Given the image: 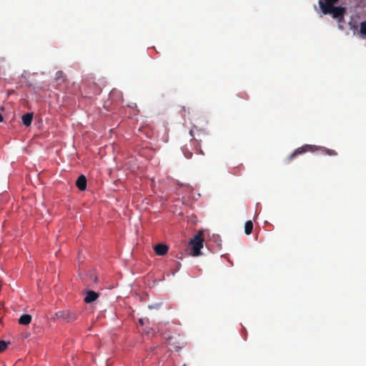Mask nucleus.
I'll return each instance as SVG.
<instances>
[{"label":"nucleus","mask_w":366,"mask_h":366,"mask_svg":"<svg viewBox=\"0 0 366 366\" xmlns=\"http://www.w3.org/2000/svg\"><path fill=\"white\" fill-rule=\"evenodd\" d=\"M320 150L325 154L329 155V156H336L337 155V153L335 150L327 149L324 147H318L315 145H311V144H305L302 147H298L296 149L289 157L287 159V161L290 162L293 159H295L297 156L300 154H302L305 152H314L315 151Z\"/></svg>","instance_id":"1"},{"label":"nucleus","mask_w":366,"mask_h":366,"mask_svg":"<svg viewBox=\"0 0 366 366\" xmlns=\"http://www.w3.org/2000/svg\"><path fill=\"white\" fill-rule=\"evenodd\" d=\"M205 239L206 230L199 231L188 243L191 247L192 252H200L204 242L205 243Z\"/></svg>","instance_id":"2"},{"label":"nucleus","mask_w":366,"mask_h":366,"mask_svg":"<svg viewBox=\"0 0 366 366\" xmlns=\"http://www.w3.org/2000/svg\"><path fill=\"white\" fill-rule=\"evenodd\" d=\"M205 245L206 247L209 250L221 249V237L218 234H210L208 231H206Z\"/></svg>","instance_id":"3"},{"label":"nucleus","mask_w":366,"mask_h":366,"mask_svg":"<svg viewBox=\"0 0 366 366\" xmlns=\"http://www.w3.org/2000/svg\"><path fill=\"white\" fill-rule=\"evenodd\" d=\"M79 315V312L73 310H64L55 313V316L59 320L67 323L75 321Z\"/></svg>","instance_id":"4"},{"label":"nucleus","mask_w":366,"mask_h":366,"mask_svg":"<svg viewBox=\"0 0 366 366\" xmlns=\"http://www.w3.org/2000/svg\"><path fill=\"white\" fill-rule=\"evenodd\" d=\"M346 8L345 7H343V6H332V7H330V8H324L323 9V11H322V13L324 14H330L332 16V17L333 19H337V18H341L342 19H343V16H345V13H346Z\"/></svg>","instance_id":"5"},{"label":"nucleus","mask_w":366,"mask_h":366,"mask_svg":"<svg viewBox=\"0 0 366 366\" xmlns=\"http://www.w3.org/2000/svg\"><path fill=\"white\" fill-rule=\"evenodd\" d=\"M76 186L80 191H84L86 188V178L84 175L81 174L80 175L76 182Z\"/></svg>","instance_id":"6"},{"label":"nucleus","mask_w":366,"mask_h":366,"mask_svg":"<svg viewBox=\"0 0 366 366\" xmlns=\"http://www.w3.org/2000/svg\"><path fill=\"white\" fill-rule=\"evenodd\" d=\"M338 1L339 0H319V5L322 11L324 8L334 6Z\"/></svg>","instance_id":"7"},{"label":"nucleus","mask_w":366,"mask_h":366,"mask_svg":"<svg viewBox=\"0 0 366 366\" xmlns=\"http://www.w3.org/2000/svg\"><path fill=\"white\" fill-rule=\"evenodd\" d=\"M99 297V294L94 291L89 290L87 292L86 297H84V302L86 303H91L95 301Z\"/></svg>","instance_id":"8"},{"label":"nucleus","mask_w":366,"mask_h":366,"mask_svg":"<svg viewBox=\"0 0 366 366\" xmlns=\"http://www.w3.org/2000/svg\"><path fill=\"white\" fill-rule=\"evenodd\" d=\"M33 113H26L24 114L21 117L22 122L26 127H29L31 125Z\"/></svg>","instance_id":"9"},{"label":"nucleus","mask_w":366,"mask_h":366,"mask_svg":"<svg viewBox=\"0 0 366 366\" xmlns=\"http://www.w3.org/2000/svg\"><path fill=\"white\" fill-rule=\"evenodd\" d=\"M31 316L28 314L22 315L19 319V323L22 325H28L31 323Z\"/></svg>","instance_id":"10"},{"label":"nucleus","mask_w":366,"mask_h":366,"mask_svg":"<svg viewBox=\"0 0 366 366\" xmlns=\"http://www.w3.org/2000/svg\"><path fill=\"white\" fill-rule=\"evenodd\" d=\"M55 80L59 84L66 81V76L62 71H58L55 74Z\"/></svg>","instance_id":"11"},{"label":"nucleus","mask_w":366,"mask_h":366,"mask_svg":"<svg viewBox=\"0 0 366 366\" xmlns=\"http://www.w3.org/2000/svg\"><path fill=\"white\" fill-rule=\"evenodd\" d=\"M169 246L164 243H159L154 247V252H168Z\"/></svg>","instance_id":"12"},{"label":"nucleus","mask_w":366,"mask_h":366,"mask_svg":"<svg viewBox=\"0 0 366 366\" xmlns=\"http://www.w3.org/2000/svg\"><path fill=\"white\" fill-rule=\"evenodd\" d=\"M201 142H202V139H196L194 138V142H193V145L196 149V151L200 154H202L204 155V152L202 151V149H201Z\"/></svg>","instance_id":"13"},{"label":"nucleus","mask_w":366,"mask_h":366,"mask_svg":"<svg viewBox=\"0 0 366 366\" xmlns=\"http://www.w3.org/2000/svg\"><path fill=\"white\" fill-rule=\"evenodd\" d=\"M358 33L362 38L366 39V20L360 23Z\"/></svg>","instance_id":"14"},{"label":"nucleus","mask_w":366,"mask_h":366,"mask_svg":"<svg viewBox=\"0 0 366 366\" xmlns=\"http://www.w3.org/2000/svg\"><path fill=\"white\" fill-rule=\"evenodd\" d=\"M253 230V223L251 220H248L245 222L244 225V232L246 234L249 235L252 232Z\"/></svg>","instance_id":"15"},{"label":"nucleus","mask_w":366,"mask_h":366,"mask_svg":"<svg viewBox=\"0 0 366 366\" xmlns=\"http://www.w3.org/2000/svg\"><path fill=\"white\" fill-rule=\"evenodd\" d=\"M182 152L187 159H191L192 157V152L185 145L182 148Z\"/></svg>","instance_id":"16"},{"label":"nucleus","mask_w":366,"mask_h":366,"mask_svg":"<svg viewBox=\"0 0 366 366\" xmlns=\"http://www.w3.org/2000/svg\"><path fill=\"white\" fill-rule=\"evenodd\" d=\"M348 25L350 29L353 31V34L355 35L358 28L357 23L351 20L349 21Z\"/></svg>","instance_id":"17"},{"label":"nucleus","mask_w":366,"mask_h":366,"mask_svg":"<svg viewBox=\"0 0 366 366\" xmlns=\"http://www.w3.org/2000/svg\"><path fill=\"white\" fill-rule=\"evenodd\" d=\"M336 20L337 21V23H338V29L340 30L343 31L345 29L344 26H343V23L345 22V16H343L342 19L341 18H337Z\"/></svg>","instance_id":"18"},{"label":"nucleus","mask_w":366,"mask_h":366,"mask_svg":"<svg viewBox=\"0 0 366 366\" xmlns=\"http://www.w3.org/2000/svg\"><path fill=\"white\" fill-rule=\"evenodd\" d=\"M8 343L4 340H0V352L4 351L7 347Z\"/></svg>","instance_id":"19"},{"label":"nucleus","mask_w":366,"mask_h":366,"mask_svg":"<svg viewBox=\"0 0 366 366\" xmlns=\"http://www.w3.org/2000/svg\"><path fill=\"white\" fill-rule=\"evenodd\" d=\"M188 254H192V256H199V255L202 254V253L195 252V253H188Z\"/></svg>","instance_id":"20"},{"label":"nucleus","mask_w":366,"mask_h":366,"mask_svg":"<svg viewBox=\"0 0 366 366\" xmlns=\"http://www.w3.org/2000/svg\"><path fill=\"white\" fill-rule=\"evenodd\" d=\"M3 121V116L0 114V122Z\"/></svg>","instance_id":"21"},{"label":"nucleus","mask_w":366,"mask_h":366,"mask_svg":"<svg viewBox=\"0 0 366 366\" xmlns=\"http://www.w3.org/2000/svg\"><path fill=\"white\" fill-rule=\"evenodd\" d=\"M157 254H159V255H164V254H165L166 253H162V252H159V253H157Z\"/></svg>","instance_id":"22"},{"label":"nucleus","mask_w":366,"mask_h":366,"mask_svg":"<svg viewBox=\"0 0 366 366\" xmlns=\"http://www.w3.org/2000/svg\"><path fill=\"white\" fill-rule=\"evenodd\" d=\"M139 323H140L141 325H143V324H144V323H143V320H142V319H140V320H139Z\"/></svg>","instance_id":"23"},{"label":"nucleus","mask_w":366,"mask_h":366,"mask_svg":"<svg viewBox=\"0 0 366 366\" xmlns=\"http://www.w3.org/2000/svg\"><path fill=\"white\" fill-rule=\"evenodd\" d=\"M192 133H193V132L191 130V131H190V134L193 137Z\"/></svg>","instance_id":"24"},{"label":"nucleus","mask_w":366,"mask_h":366,"mask_svg":"<svg viewBox=\"0 0 366 366\" xmlns=\"http://www.w3.org/2000/svg\"><path fill=\"white\" fill-rule=\"evenodd\" d=\"M182 366H186V365L184 364V365H183Z\"/></svg>","instance_id":"25"}]
</instances>
